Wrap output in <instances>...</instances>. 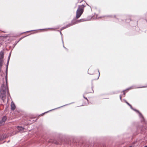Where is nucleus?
Here are the masks:
<instances>
[{
  "mask_svg": "<svg viewBox=\"0 0 147 147\" xmlns=\"http://www.w3.org/2000/svg\"><path fill=\"white\" fill-rule=\"evenodd\" d=\"M6 92H7L8 94L9 93L7 86H5L4 84H2L1 87L0 92V98L3 101L6 98Z\"/></svg>",
  "mask_w": 147,
  "mask_h": 147,
  "instance_id": "obj_1",
  "label": "nucleus"
},
{
  "mask_svg": "<svg viewBox=\"0 0 147 147\" xmlns=\"http://www.w3.org/2000/svg\"><path fill=\"white\" fill-rule=\"evenodd\" d=\"M85 5H79L76 12V18L77 19L79 18L83 13Z\"/></svg>",
  "mask_w": 147,
  "mask_h": 147,
  "instance_id": "obj_2",
  "label": "nucleus"
},
{
  "mask_svg": "<svg viewBox=\"0 0 147 147\" xmlns=\"http://www.w3.org/2000/svg\"><path fill=\"white\" fill-rule=\"evenodd\" d=\"M49 143H54L55 144H58L61 143V140H54L51 139L49 141H48Z\"/></svg>",
  "mask_w": 147,
  "mask_h": 147,
  "instance_id": "obj_3",
  "label": "nucleus"
},
{
  "mask_svg": "<svg viewBox=\"0 0 147 147\" xmlns=\"http://www.w3.org/2000/svg\"><path fill=\"white\" fill-rule=\"evenodd\" d=\"M86 92L87 93H93L94 92V91L92 87L87 88L86 90Z\"/></svg>",
  "mask_w": 147,
  "mask_h": 147,
  "instance_id": "obj_4",
  "label": "nucleus"
},
{
  "mask_svg": "<svg viewBox=\"0 0 147 147\" xmlns=\"http://www.w3.org/2000/svg\"><path fill=\"white\" fill-rule=\"evenodd\" d=\"M6 119L7 117L6 116H5L3 117L2 120L0 121V126L4 124Z\"/></svg>",
  "mask_w": 147,
  "mask_h": 147,
  "instance_id": "obj_5",
  "label": "nucleus"
},
{
  "mask_svg": "<svg viewBox=\"0 0 147 147\" xmlns=\"http://www.w3.org/2000/svg\"><path fill=\"white\" fill-rule=\"evenodd\" d=\"M11 110L13 111L16 108V106H15V105L13 103L11 104Z\"/></svg>",
  "mask_w": 147,
  "mask_h": 147,
  "instance_id": "obj_6",
  "label": "nucleus"
},
{
  "mask_svg": "<svg viewBox=\"0 0 147 147\" xmlns=\"http://www.w3.org/2000/svg\"><path fill=\"white\" fill-rule=\"evenodd\" d=\"M4 57V53L3 51L0 53V59H3Z\"/></svg>",
  "mask_w": 147,
  "mask_h": 147,
  "instance_id": "obj_7",
  "label": "nucleus"
},
{
  "mask_svg": "<svg viewBox=\"0 0 147 147\" xmlns=\"http://www.w3.org/2000/svg\"><path fill=\"white\" fill-rule=\"evenodd\" d=\"M17 128L18 129V130L20 131L23 132L24 131V128L21 127H19L18 126L17 127Z\"/></svg>",
  "mask_w": 147,
  "mask_h": 147,
  "instance_id": "obj_8",
  "label": "nucleus"
},
{
  "mask_svg": "<svg viewBox=\"0 0 147 147\" xmlns=\"http://www.w3.org/2000/svg\"><path fill=\"white\" fill-rule=\"evenodd\" d=\"M3 59H0V66L1 67L3 64Z\"/></svg>",
  "mask_w": 147,
  "mask_h": 147,
  "instance_id": "obj_9",
  "label": "nucleus"
},
{
  "mask_svg": "<svg viewBox=\"0 0 147 147\" xmlns=\"http://www.w3.org/2000/svg\"><path fill=\"white\" fill-rule=\"evenodd\" d=\"M86 21V20H85L84 19H80L79 20H78V22H84V21Z\"/></svg>",
  "mask_w": 147,
  "mask_h": 147,
  "instance_id": "obj_10",
  "label": "nucleus"
},
{
  "mask_svg": "<svg viewBox=\"0 0 147 147\" xmlns=\"http://www.w3.org/2000/svg\"><path fill=\"white\" fill-rule=\"evenodd\" d=\"M95 76H96L95 75H94L92 76V77H94ZM98 78V75H97L96 77L94 78V80H97V79Z\"/></svg>",
  "mask_w": 147,
  "mask_h": 147,
  "instance_id": "obj_11",
  "label": "nucleus"
},
{
  "mask_svg": "<svg viewBox=\"0 0 147 147\" xmlns=\"http://www.w3.org/2000/svg\"><path fill=\"white\" fill-rule=\"evenodd\" d=\"M72 24H68V25H67V26H66V27H65V28H63V29H64V28H67V27H69V26H72Z\"/></svg>",
  "mask_w": 147,
  "mask_h": 147,
  "instance_id": "obj_12",
  "label": "nucleus"
},
{
  "mask_svg": "<svg viewBox=\"0 0 147 147\" xmlns=\"http://www.w3.org/2000/svg\"><path fill=\"white\" fill-rule=\"evenodd\" d=\"M125 102L128 105H129L131 108H132V106L129 104L128 102L127 101H125Z\"/></svg>",
  "mask_w": 147,
  "mask_h": 147,
  "instance_id": "obj_13",
  "label": "nucleus"
},
{
  "mask_svg": "<svg viewBox=\"0 0 147 147\" xmlns=\"http://www.w3.org/2000/svg\"><path fill=\"white\" fill-rule=\"evenodd\" d=\"M90 70H91V69H89L88 70V72L89 73V74H91L90 73Z\"/></svg>",
  "mask_w": 147,
  "mask_h": 147,
  "instance_id": "obj_14",
  "label": "nucleus"
},
{
  "mask_svg": "<svg viewBox=\"0 0 147 147\" xmlns=\"http://www.w3.org/2000/svg\"><path fill=\"white\" fill-rule=\"evenodd\" d=\"M84 97L87 100V101H88V99H87V98H86L84 96Z\"/></svg>",
  "mask_w": 147,
  "mask_h": 147,
  "instance_id": "obj_15",
  "label": "nucleus"
},
{
  "mask_svg": "<svg viewBox=\"0 0 147 147\" xmlns=\"http://www.w3.org/2000/svg\"><path fill=\"white\" fill-rule=\"evenodd\" d=\"M120 98L121 100L122 99V97L121 96H120Z\"/></svg>",
  "mask_w": 147,
  "mask_h": 147,
  "instance_id": "obj_16",
  "label": "nucleus"
},
{
  "mask_svg": "<svg viewBox=\"0 0 147 147\" xmlns=\"http://www.w3.org/2000/svg\"><path fill=\"white\" fill-rule=\"evenodd\" d=\"M146 87V86H144V87H142L143 88H144V87Z\"/></svg>",
  "mask_w": 147,
  "mask_h": 147,
  "instance_id": "obj_17",
  "label": "nucleus"
},
{
  "mask_svg": "<svg viewBox=\"0 0 147 147\" xmlns=\"http://www.w3.org/2000/svg\"><path fill=\"white\" fill-rule=\"evenodd\" d=\"M123 94H124V95L125 94V93L124 92V93H123Z\"/></svg>",
  "mask_w": 147,
  "mask_h": 147,
  "instance_id": "obj_18",
  "label": "nucleus"
},
{
  "mask_svg": "<svg viewBox=\"0 0 147 147\" xmlns=\"http://www.w3.org/2000/svg\"><path fill=\"white\" fill-rule=\"evenodd\" d=\"M6 84H7V80H6Z\"/></svg>",
  "mask_w": 147,
  "mask_h": 147,
  "instance_id": "obj_19",
  "label": "nucleus"
},
{
  "mask_svg": "<svg viewBox=\"0 0 147 147\" xmlns=\"http://www.w3.org/2000/svg\"><path fill=\"white\" fill-rule=\"evenodd\" d=\"M147 147V146H145V147Z\"/></svg>",
  "mask_w": 147,
  "mask_h": 147,
  "instance_id": "obj_20",
  "label": "nucleus"
}]
</instances>
